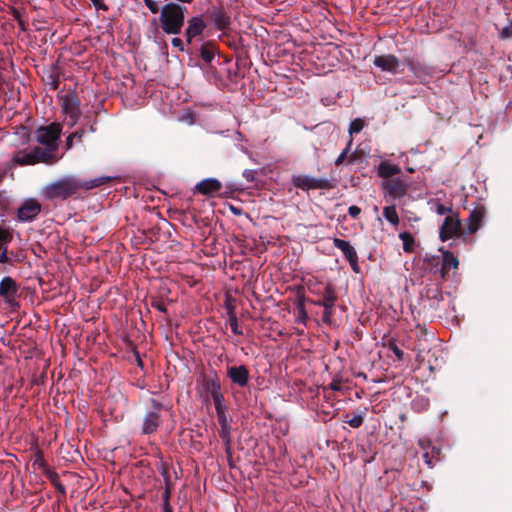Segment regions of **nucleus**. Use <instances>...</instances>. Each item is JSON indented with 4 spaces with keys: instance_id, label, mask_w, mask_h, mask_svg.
Here are the masks:
<instances>
[{
    "instance_id": "8",
    "label": "nucleus",
    "mask_w": 512,
    "mask_h": 512,
    "mask_svg": "<svg viewBox=\"0 0 512 512\" xmlns=\"http://www.w3.org/2000/svg\"><path fill=\"white\" fill-rule=\"evenodd\" d=\"M81 102L76 93H67L61 97V108L67 116V124L73 127L81 116Z\"/></svg>"
},
{
    "instance_id": "37",
    "label": "nucleus",
    "mask_w": 512,
    "mask_h": 512,
    "mask_svg": "<svg viewBox=\"0 0 512 512\" xmlns=\"http://www.w3.org/2000/svg\"><path fill=\"white\" fill-rule=\"evenodd\" d=\"M161 474H162V476L164 478V482H165V489L164 490L172 492L173 488H174V485H173V483L171 481L168 468L163 466Z\"/></svg>"
},
{
    "instance_id": "52",
    "label": "nucleus",
    "mask_w": 512,
    "mask_h": 512,
    "mask_svg": "<svg viewBox=\"0 0 512 512\" xmlns=\"http://www.w3.org/2000/svg\"><path fill=\"white\" fill-rule=\"evenodd\" d=\"M90 1L93 3L94 7L97 10L107 11L109 9L108 5H106L103 0H90Z\"/></svg>"
},
{
    "instance_id": "44",
    "label": "nucleus",
    "mask_w": 512,
    "mask_h": 512,
    "mask_svg": "<svg viewBox=\"0 0 512 512\" xmlns=\"http://www.w3.org/2000/svg\"><path fill=\"white\" fill-rule=\"evenodd\" d=\"M435 211L439 215H445L447 213L453 214L451 207L445 206L444 204H442L440 202H436Z\"/></svg>"
},
{
    "instance_id": "60",
    "label": "nucleus",
    "mask_w": 512,
    "mask_h": 512,
    "mask_svg": "<svg viewBox=\"0 0 512 512\" xmlns=\"http://www.w3.org/2000/svg\"><path fill=\"white\" fill-rule=\"evenodd\" d=\"M223 42L226 43L229 47H231L233 49H237L236 40L231 38L230 34H229V37L225 38V41H223Z\"/></svg>"
},
{
    "instance_id": "33",
    "label": "nucleus",
    "mask_w": 512,
    "mask_h": 512,
    "mask_svg": "<svg viewBox=\"0 0 512 512\" xmlns=\"http://www.w3.org/2000/svg\"><path fill=\"white\" fill-rule=\"evenodd\" d=\"M25 255L21 252L9 251L7 252V261H0V264L15 265L24 260Z\"/></svg>"
},
{
    "instance_id": "41",
    "label": "nucleus",
    "mask_w": 512,
    "mask_h": 512,
    "mask_svg": "<svg viewBox=\"0 0 512 512\" xmlns=\"http://www.w3.org/2000/svg\"><path fill=\"white\" fill-rule=\"evenodd\" d=\"M43 474L53 486L60 482L58 473L51 468L46 470Z\"/></svg>"
},
{
    "instance_id": "12",
    "label": "nucleus",
    "mask_w": 512,
    "mask_h": 512,
    "mask_svg": "<svg viewBox=\"0 0 512 512\" xmlns=\"http://www.w3.org/2000/svg\"><path fill=\"white\" fill-rule=\"evenodd\" d=\"M202 383L205 391L211 395L214 404L225 400L221 392L218 375L215 371H212L209 375H203Z\"/></svg>"
},
{
    "instance_id": "10",
    "label": "nucleus",
    "mask_w": 512,
    "mask_h": 512,
    "mask_svg": "<svg viewBox=\"0 0 512 512\" xmlns=\"http://www.w3.org/2000/svg\"><path fill=\"white\" fill-rule=\"evenodd\" d=\"M209 19L214 24L215 28L222 33L219 35L221 41H225V38L229 37L227 29L231 25V18L224 9L223 6L213 7L209 11Z\"/></svg>"
},
{
    "instance_id": "43",
    "label": "nucleus",
    "mask_w": 512,
    "mask_h": 512,
    "mask_svg": "<svg viewBox=\"0 0 512 512\" xmlns=\"http://www.w3.org/2000/svg\"><path fill=\"white\" fill-rule=\"evenodd\" d=\"M143 2L152 14L160 13L161 8L159 7L158 2L154 0H143Z\"/></svg>"
},
{
    "instance_id": "50",
    "label": "nucleus",
    "mask_w": 512,
    "mask_h": 512,
    "mask_svg": "<svg viewBox=\"0 0 512 512\" xmlns=\"http://www.w3.org/2000/svg\"><path fill=\"white\" fill-rule=\"evenodd\" d=\"M307 319H308L307 312H306L305 308L301 305L299 308V315H298L297 321L299 323L306 324Z\"/></svg>"
},
{
    "instance_id": "29",
    "label": "nucleus",
    "mask_w": 512,
    "mask_h": 512,
    "mask_svg": "<svg viewBox=\"0 0 512 512\" xmlns=\"http://www.w3.org/2000/svg\"><path fill=\"white\" fill-rule=\"evenodd\" d=\"M399 238L402 241L403 250L405 252H412L415 244L413 235L408 231H404L399 234Z\"/></svg>"
},
{
    "instance_id": "49",
    "label": "nucleus",
    "mask_w": 512,
    "mask_h": 512,
    "mask_svg": "<svg viewBox=\"0 0 512 512\" xmlns=\"http://www.w3.org/2000/svg\"><path fill=\"white\" fill-rule=\"evenodd\" d=\"M428 297L430 299H434L436 301L443 300V294L439 289H433V290L428 291Z\"/></svg>"
},
{
    "instance_id": "55",
    "label": "nucleus",
    "mask_w": 512,
    "mask_h": 512,
    "mask_svg": "<svg viewBox=\"0 0 512 512\" xmlns=\"http://www.w3.org/2000/svg\"><path fill=\"white\" fill-rule=\"evenodd\" d=\"M348 213L352 218H357L359 214L361 213V208L358 206L352 205L348 209Z\"/></svg>"
},
{
    "instance_id": "47",
    "label": "nucleus",
    "mask_w": 512,
    "mask_h": 512,
    "mask_svg": "<svg viewBox=\"0 0 512 512\" xmlns=\"http://www.w3.org/2000/svg\"><path fill=\"white\" fill-rule=\"evenodd\" d=\"M418 445L419 447L425 452V451H430L431 447H432V442L429 438H421L419 439L418 441Z\"/></svg>"
},
{
    "instance_id": "35",
    "label": "nucleus",
    "mask_w": 512,
    "mask_h": 512,
    "mask_svg": "<svg viewBox=\"0 0 512 512\" xmlns=\"http://www.w3.org/2000/svg\"><path fill=\"white\" fill-rule=\"evenodd\" d=\"M84 134H85V130L84 129H79V130L69 134L67 139H66V149L69 150V149L72 148V146H73V138H76L78 141H81L82 137L84 136Z\"/></svg>"
},
{
    "instance_id": "31",
    "label": "nucleus",
    "mask_w": 512,
    "mask_h": 512,
    "mask_svg": "<svg viewBox=\"0 0 512 512\" xmlns=\"http://www.w3.org/2000/svg\"><path fill=\"white\" fill-rule=\"evenodd\" d=\"M383 216L392 225H394V226L398 225V223H399V216L397 214L395 205L384 207V209H383Z\"/></svg>"
},
{
    "instance_id": "34",
    "label": "nucleus",
    "mask_w": 512,
    "mask_h": 512,
    "mask_svg": "<svg viewBox=\"0 0 512 512\" xmlns=\"http://www.w3.org/2000/svg\"><path fill=\"white\" fill-rule=\"evenodd\" d=\"M336 303L333 304H326L321 305L320 307L324 308L323 315H322V321L325 324H331L332 323V317L334 315V309H335Z\"/></svg>"
},
{
    "instance_id": "46",
    "label": "nucleus",
    "mask_w": 512,
    "mask_h": 512,
    "mask_svg": "<svg viewBox=\"0 0 512 512\" xmlns=\"http://www.w3.org/2000/svg\"><path fill=\"white\" fill-rule=\"evenodd\" d=\"M225 307L229 318L231 317V315H236L234 299H232L231 297L227 298L225 301Z\"/></svg>"
},
{
    "instance_id": "1",
    "label": "nucleus",
    "mask_w": 512,
    "mask_h": 512,
    "mask_svg": "<svg viewBox=\"0 0 512 512\" xmlns=\"http://www.w3.org/2000/svg\"><path fill=\"white\" fill-rule=\"evenodd\" d=\"M111 180L108 176H102L91 180H80L73 176H65L57 181L49 183L43 189V196L47 200H65L74 196L81 189L91 190Z\"/></svg>"
},
{
    "instance_id": "57",
    "label": "nucleus",
    "mask_w": 512,
    "mask_h": 512,
    "mask_svg": "<svg viewBox=\"0 0 512 512\" xmlns=\"http://www.w3.org/2000/svg\"><path fill=\"white\" fill-rule=\"evenodd\" d=\"M12 16L14 17V19H16L19 23V25L22 27V29L24 30L25 29V24H24V21L21 19V13L19 10L17 9H13L12 10Z\"/></svg>"
},
{
    "instance_id": "53",
    "label": "nucleus",
    "mask_w": 512,
    "mask_h": 512,
    "mask_svg": "<svg viewBox=\"0 0 512 512\" xmlns=\"http://www.w3.org/2000/svg\"><path fill=\"white\" fill-rule=\"evenodd\" d=\"M255 175H256V171L255 170L246 169V170L243 171V177L248 182H253L255 180Z\"/></svg>"
},
{
    "instance_id": "32",
    "label": "nucleus",
    "mask_w": 512,
    "mask_h": 512,
    "mask_svg": "<svg viewBox=\"0 0 512 512\" xmlns=\"http://www.w3.org/2000/svg\"><path fill=\"white\" fill-rule=\"evenodd\" d=\"M33 466L41 470L43 473L50 468L44 458L43 452L40 449H37L35 452Z\"/></svg>"
},
{
    "instance_id": "27",
    "label": "nucleus",
    "mask_w": 512,
    "mask_h": 512,
    "mask_svg": "<svg viewBox=\"0 0 512 512\" xmlns=\"http://www.w3.org/2000/svg\"><path fill=\"white\" fill-rule=\"evenodd\" d=\"M231 431H232L231 424L220 426L219 436L222 439V442L225 446V452L228 454V456H231V443H232Z\"/></svg>"
},
{
    "instance_id": "36",
    "label": "nucleus",
    "mask_w": 512,
    "mask_h": 512,
    "mask_svg": "<svg viewBox=\"0 0 512 512\" xmlns=\"http://www.w3.org/2000/svg\"><path fill=\"white\" fill-rule=\"evenodd\" d=\"M364 125V121L360 118L352 120L349 126L350 135L359 133L364 128Z\"/></svg>"
},
{
    "instance_id": "51",
    "label": "nucleus",
    "mask_w": 512,
    "mask_h": 512,
    "mask_svg": "<svg viewBox=\"0 0 512 512\" xmlns=\"http://www.w3.org/2000/svg\"><path fill=\"white\" fill-rule=\"evenodd\" d=\"M151 306L162 313H167L166 305L162 301H152Z\"/></svg>"
},
{
    "instance_id": "63",
    "label": "nucleus",
    "mask_w": 512,
    "mask_h": 512,
    "mask_svg": "<svg viewBox=\"0 0 512 512\" xmlns=\"http://www.w3.org/2000/svg\"><path fill=\"white\" fill-rule=\"evenodd\" d=\"M96 123H97V119L95 118L94 121L88 125L89 132L94 133L96 131Z\"/></svg>"
},
{
    "instance_id": "58",
    "label": "nucleus",
    "mask_w": 512,
    "mask_h": 512,
    "mask_svg": "<svg viewBox=\"0 0 512 512\" xmlns=\"http://www.w3.org/2000/svg\"><path fill=\"white\" fill-rule=\"evenodd\" d=\"M149 402H150L151 406H152V407H153V409H154L153 411L160 412V410H162V409H163V404H162L161 402L157 401L156 399L151 398V399L149 400Z\"/></svg>"
},
{
    "instance_id": "26",
    "label": "nucleus",
    "mask_w": 512,
    "mask_h": 512,
    "mask_svg": "<svg viewBox=\"0 0 512 512\" xmlns=\"http://www.w3.org/2000/svg\"><path fill=\"white\" fill-rule=\"evenodd\" d=\"M401 173V168L393 164L389 161H382L377 169V174L379 177L385 178V179H392L391 177L394 175H398Z\"/></svg>"
},
{
    "instance_id": "7",
    "label": "nucleus",
    "mask_w": 512,
    "mask_h": 512,
    "mask_svg": "<svg viewBox=\"0 0 512 512\" xmlns=\"http://www.w3.org/2000/svg\"><path fill=\"white\" fill-rule=\"evenodd\" d=\"M20 285L15 279L10 276H5L0 281V298L12 309L19 308V297Z\"/></svg>"
},
{
    "instance_id": "40",
    "label": "nucleus",
    "mask_w": 512,
    "mask_h": 512,
    "mask_svg": "<svg viewBox=\"0 0 512 512\" xmlns=\"http://www.w3.org/2000/svg\"><path fill=\"white\" fill-rule=\"evenodd\" d=\"M351 146H352V139L349 140L346 148L340 153V155L335 160V165L336 166H340V165L343 164V162L347 158V155H348V153H349V151L351 149Z\"/></svg>"
},
{
    "instance_id": "45",
    "label": "nucleus",
    "mask_w": 512,
    "mask_h": 512,
    "mask_svg": "<svg viewBox=\"0 0 512 512\" xmlns=\"http://www.w3.org/2000/svg\"><path fill=\"white\" fill-rule=\"evenodd\" d=\"M171 44L174 48L178 49L180 52H187V47L185 46L182 39L178 37H174L171 40Z\"/></svg>"
},
{
    "instance_id": "23",
    "label": "nucleus",
    "mask_w": 512,
    "mask_h": 512,
    "mask_svg": "<svg viewBox=\"0 0 512 512\" xmlns=\"http://www.w3.org/2000/svg\"><path fill=\"white\" fill-rule=\"evenodd\" d=\"M13 240L10 228L0 225V261H7L9 244Z\"/></svg>"
},
{
    "instance_id": "13",
    "label": "nucleus",
    "mask_w": 512,
    "mask_h": 512,
    "mask_svg": "<svg viewBox=\"0 0 512 512\" xmlns=\"http://www.w3.org/2000/svg\"><path fill=\"white\" fill-rule=\"evenodd\" d=\"M333 245L342 251L345 259L349 262L351 269L355 273H360L358 254L355 248L350 244V242L342 240L340 238H334Z\"/></svg>"
},
{
    "instance_id": "4",
    "label": "nucleus",
    "mask_w": 512,
    "mask_h": 512,
    "mask_svg": "<svg viewBox=\"0 0 512 512\" xmlns=\"http://www.w3.org/2000/svg\"><path fill=\"white\" fill-rule=\"evenodd\" d=\"M306 285L308 291L317 297L316 299H309V303L315 306L337 303L338 294L331 282L323 283L317 280H309Z\"/></svg>"
},
{
    "instance_id": "16",
    "label": "nucleus",
    "mask_w": 512,
    "mask_h": 512,
    "mask_svg": "<svg viewBox=\"0 0 512 512\" xmlns=\"http://www.w3.org/2000/svg\"><path fill=\"white\" fill-rule=\"evenodd\" d=\"M227 376L231 382L239 387H246L249 384L250 373L245 365L228 366Z\"/></svg>"
},
{
    "instance_id": "62",
    "label": "nucleus",
    "mask_w": 512,
    "mask_h": 512,
    "mask_svg": "<svg viewBox=\"0 0 512 512\" xmlns=\"http://www.w3.org/2000/svg\"><path fill=\"white\" fill-rule=\"evenodd\" d=\"M171 494H172V492H169V491L164 490V492H163V494H162V500H163V503L170 502Z\"/></svg>"
},
{
    "instance_id": "39",
    "label": "nucleus",
    "mask_w": 512,
    "mask_h": 512,
    "mask_svg": "<svg viewBox=\"0 0 512 512\" xmlns=\"http://www.w3.org/2000/svg\"><path fill=\"white\" fill-rule=\"evenodd\" d=\"M388 348L395 354L398 360H403L404 352L397 346L396 341L394 339L388 342Z\"/></svg>"
},
{
    "instance_id": "64",
    "label": "nucleus",
    "mask_w": 512,
    "mask_h": 512,
    "mask_svg": "<svg viewBox=\"0 0 512 512\" xmlns=\"http://www.w3.org/2000/svg\"><path fill=\"white\" fill-rule=\"evenodd\" d=\"M164 512H173L170 502L163 503Z\"/></svg>"
},
{
    "instance_id": "18",
    "label": "nucleus",
    "mask_w": 512,
    "mask_h": 512,
    "mask_svg": "<svg viewBox=\"0 0 512 512\" xmlns=\"http://www.w3.org/2000/svg\"><path fill=\"white\" fill-rule=\"evenodd\" d=\"M373 64L382 71L395 74L398 71L400 60L393 54L378 55L374 57Z\"/></svg>"
},
{
    "instance_id": "2",
    "label": "nucleus",
    "mask_w": 512,
    "mask_h": 512,
    "mask_svg": "<svg viewBox=\"0 0 512 512\" xmlns=\"http://www.w3.org/2000/svg\"><path fill=\"white\" fill-rule=\"evenodd\" d=\"M188 9L176 2H168L161 7L158 20L152 19L154 25H158L163 33L167 35H178L181 33Z\"/></svg>"
},
{
    "instance_id": "19",
    "label": "nucleus",
    "mask_w": 512,
    "mask_h": 512,
    "mask_svg": "<svg viewBox=\"0 0 512 512\" xmlns=\"http://www.w3.org/2000/svg\"><path fill=\"white\" fill-rule=\"evenodd\" d=\"M459 265L458 258L450 251L442 252L441 267L439 274L442 280H447L450 277L451 270H457Z\"/></svg>"
},
{
    "instance_id": "38",
    "label": "nucleus",
    "mask_w": 512,
    "mask_h": 512,
    "mask_svg": "<svg viewBox=\"0 0 512 512\" xmlns=\"http://www.w3.org/2000/svg\"><path fill=\"white\" fill-rule=\"evenodd\" d=\"M364 416H365V413H360V414H356L354 415L351 419L347 420L346 422L352 427V428H359L360 426H362L363 422H364Z\"/></svg>"
},
{
    "instance_id": "48",
    "label": "nucleus",
    "mask_w": 512,
    "mask_h": 512,
    "mask_svg": "<svg viewBox=\"0 0 512 512\" xmlns=\"http://www.w3.org/2000/svg\"><path fill=\"white\" fill-rule=\"evenodd\" d=\"M422 458L429 468L434 467V464L436 461L434 460V458L432 457V455L429 451H425L422 455Z\"/></svg>"
},
{
    "instance_id": "17",
    "label": "nucleus",
    "mask_w": 512,
    "mask_h": 512,
    "mask_svg": "<svg viewBox=\"0 0 512 512\" xmlns=\"http://www.w3.org/2000/svg\"><path fill=\"white\" fill-rule=\"evenodd\" d=\"M222 189V183L216 178H206L198 182L195 190L207 197H214L218 195Z\"/></svg>"
},
{
    "instance_id": "54",
    "label": "nucleus",
    "mask_w": 512,
    "mask_h": 512,
    "mask_svg": "<svg viewBox=\"0 0 512 512\" xmlns=\"http://www.w3.org/2000/svg\"><path fill=\"white\" fill-rule=\"evenodd\" d=\"M511 36H512V27H510V26H505L500 32V37L502 39H507V38H510Z\"/></svg>"
},
{
    "instance_id": "59",
    "label": "nucleus",
    "mask_w": 512,
    "mask_h": 512,
    "mask_svg": "<svg viewBox=\"0 0 512 512\" xmlns=\"http://www.w3.org/2000/svg\"><path fill=\"white\" fill-rule=\"evenodd\" d=\"M328 387L333 391H340L342 389V384L339 380H333Z\"/></svg>"
},
{
    "instance_id": "28",
    "label": "nucleus",
    "mask_w": 512,
    "mask_h": 512,
    "mask_svg": "<svg viewBox=\"0 0 512 512\" xmlns=\"http://www.w3.org/2000/svg\"><path fill=\"white\" fill-rule=\"evenodd\" d=\"M214 406H215L217 420H218L219 425L221 426V425L231 424V419L227 415V407L225 405V400L214 404Z\"/></svg>"
},
{
    "instance_id": "25",
    "label": "nucleus",
    "mask_w": 512,
    "mask_h": 512,
    "mask_svg": "<svg viewBox=\"0 0 512 512\" xmlns=\"http://www.w3.org/2000/svg\"><path fill=\"white\" fill-rule=\"evenodd\" d=\"M60 67L53 64L44 77L45 84L53 91H56L60 85Z\"/></svg>"
},
{
    "instance_id": "5",
    "label": "nucleus",
    "mask_w": 512,
    "mask_h": 512,
    "mask_svg": "<svg viewBox=\"0 0 512 512\" xmlns=\"http://www.w3.org/2000/svg\"><path fill=\"white\" fill-rule=\"evenodd\" d=\"M38 163L51 165L52 163L45 156L41 146H34L31 150L20 149L13 154L11 161L8 163V168L15 166H31Z\"/></svg>"
},
{
    "instance_id": "56",
    "label": "nucleus",
    "mask_w": 512,
    "mask_h": 512,
    "mask_svg": "<svg viewBox=\"0 0 512 512\" xmlns=\"http://www.w3.org/2000/svg\"><path fill=\"white\" fill-rule=\"evenodd\" d=\"M436 462L440 461L441 449L436 446H432L429 451Z\"/></svg>"
},
{
    "instance_id": "20",
    "label": "nucleus",
    "mask_w": 512,
    "mask_h": 512,
    "mask_svg": "<svg viewBox=\"0 0 512 512\" xmlns=\"http://www.w3.org/2000/svg\"><path fill=\"white\" fill-rule=\"evenodd\" d=\"M383 189L394 199L401 198L407 193L408 185L399 178L385 180Z\"/></svg>"
},
{
    "instance_id": "42",
    "label": "nucleus",
    "mask_w": 512,
    "mask_h": 512,
    "mask_svg": "<svg viewBox=\"0 0 512 512\" xmlns=\"http://www.w3.org/2000/svg\"><path fill=\"white\" fill-rule=\"evenodd\" d=\"M229 324L232 332L235 335H243V331L239 328L238 319L236 315H231V317L229 318Z\"/></svg>"
},
{
    "instance_id": "30",
    "label": "nucleus",
    "mask_w": 512,
    "mask_h": 512,
    "mask_svg": "<svg viewBox=\"0 0 512 512\" xmlns=\"http://www.w3.org/2000/svg\"><path fill=\"white\" fill-rule=\"evenodd\" d=\"M426 269L431 273H438L441 267V256H429L424 259Z\"/></svg>"
},
{
    "instance_id": "24",
    "label": "nucleus",
    "mask_w": 512,
    "mask_h": 512,
    "mask_svg": "<svg viewBox=\"0 0 512 512\" xmlns=\"http://www.w3.org/2000/svg\"><path fill=\"white\" fill-rule=\"evenodd\" d=\"M404 63L417 78L422 79L430 75L428 67L421 63L418 59L406 57L404 59Z\"/></svg>"
},
{
    "instance_id": "3",
    "label": "nucleus",
    "mask_w": 512,
    "mask_h": 512,
    "mask_svg": "<svg viewBox=\"0 0 512 512\" xmlns=\"http://www.w3.org/2000/svg\"><path fill=\"white\" fill-rule=\"evenodd\" d=\"M61 133L62 125L58 122H52L49 125L40 126L34 133L35 141L43 146L41 147V150L44 151L45 156L52 164L59 160L57 152Z\"/></svg>"
},
{
    "instance_id": "11",
    "label": "nucleus",
    "mask_w": 512,
    "mask_h": 512,
    "mask_svg": "<svg viewBox=\"0 0 512 512\" xmlns=\"http://www.w3.org/2000/svg\"><path fill=\"white\" fill-rule=\"evenodd\" d=\"M207 28L203 15L193 16L187 21L184 37L187 45H193L200 40V37Z\"/></svg>"
},
{
    "instance_id": "22",
    "label": "nucleus",
    "mask_w": 512,
    "mask_h": 512,
    "mask_svg": "<svg viewBox=\"0 0 512 512\" xmlns=\"http://www.w3.org/2000/svg\"><path fill=\"white\" fill-rule=\"evenodd\" d=\"M485 214L486 208L483 205H477L470 211L467 225V230L469 233L473 234L479 229Z\"/></svg>"
},
{
    "instance_id": "9",
    "label": "nucleus",
    "mask_w": 512,
    "mask_h": 512,
    "mask_svg": "<svg viewBox=\"0 0 512 512\" xmlns=\"http://www.w3.org/2000/svg\"><path fill=\"white\" fill-rule=\"evenodd\" d=\"M217 51L218 46L213 40L202 41L201 43L198 41L193 45H187V53L190 56L201 58L206 64L213 61Z\"/></svg>"
},
{
    "instance_id": "15",
    "label": "nucleus",
    "mask_w": 512,
    "mask_h": 512,
    "mask_svg": "<svg viewBox=\"0 0 512 512\" xmlns=\"http://www.w3.org/2000/svg\"><path fill=\"white\" fill-rule=\"evenodd\" d=\"M41 212V204L35 199H27L18 208L17 217L19 221H32Z\"/></svg>"
},
{
    "instance_id": "6",
    "label": "nucleus",
    "mask_w": 512,
    "mask_h": 512,
    "mask_svg": "<svg viewBox=\"0 0 512 512\" xmlns=\"http://www.w3.org/2000/svg\"><path fill=\"white\" fill-rule=\"evenodd\" d=\"M292 183L296 188L304 191L315 189L329 190L337 186L336 179L315 178L309 175H293Z\"/></svg>"
},
{
    "instance_id": "14",
    "label": "nucleus",
    "mask_w": 512,
    "mask_h": 512,
    "mask_svg": "<svg viewBox=\"0 0 512 512\" xmlns=\"http://www.w3.org/2000/svg\"><path fill=\"white\" fill-rule=\"evenodd\" d=\"M461 228V221L458 214L453 213L446 216L440 228V239L446 241L453 236L457 235Z\"/></svg>"
},
{
    "instance_id": "21",
    "label": "nucleus",
    "mask_w": 512,
    "mask_h": 512,
    "mask_svg": "<svg viewBox=\"0 0 512 512\" xmlns=\"http://www.w3.org/2000/svg\"><path fill=\"white\" fill-rule=\"evenodd\" d=\"M162 423L161 414L157 411L146 412L143 418L142 433L143 434H154Z\"/></svg>"
},
{
    "instance_id": "61",
    "label": "nucleus",
    "mask_w": 512,
    "mask_h": 512,
    "mask_svg": "<svg viewBox=\"0 0 512 512\" xmlns=\"http://www.w3.org/2000/svg\"><path fill=\"white\" fill-rule=\"evenodd\" d=\"M54 487L62 496L66 495V487L61 482L54 485Z\"/></svg>"
}]
</instances>
